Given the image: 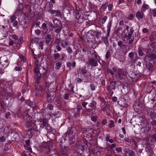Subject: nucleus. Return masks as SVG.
Returning a JSON list of instances; mask_svg holds the SVG:
<instances>
[{"mask_svg":"<svg viewBox=\"0 0 156 156\" xmlns=\"http://www.w3.org/2000/svg\"><path fill=\"white\" fill-rule=\"evenodd\" d=\"M12 38L15 40H18L19 41V37L16 34H13L12 35Z\"/></svg>","mask_w":156,"mask_h":156,"instance_id":"46","label":"nucleus"},{"mask_svg":"<svg viewBox=\"0 0 156 156\" xmlns=\"http://www.w3.org/2000/svg\"><path fill=\"white\" fill-rule=\"evenodd\" d=\"M107 19V16H105L102 19V23H104L106 20Z\"/></svg>","mask_w":156,"mask_h":156,"instance_id":"57","label":"nucleus"},{"mask_svg":"<svg viewBox=\"0 0 156 156\" xmlns=\"http://www.w3.org/2000/svg\"><path fill=\"white\" fill-rule=\"evenodd\" d=\"M60 55L58 53H55L53 54L51 57L53 59V60H56L57 59L59 58Z\"/></svg>","mask_w":156,"mask_h":156,"instance_id":"30","label":"nucleus"},{"mask_svg":"<svg viewBox=\"0 0 156 156\" xmlns=\"http://www.w3.org/2000/svg\"><path fill=\"white\" fill-rule=\"evenodd\" d=\"M133 31L131 30H130L128 34H126L123 35L122 38L123 39V40L124 41H126L125 39H126L127 40V41L128 42L129 44H131L132 43L133 41V37H132V36L133 34Z\"/></svg>","mask_w":156,"mask_h":156,"instance_id":"3","label":"nucleus"},{"mask_svg":"<svg viewBox=\"0 0 156 156\" xmlns=\"http://www.w3.org/2000/svg\"><path fill=\"white\" fill-rule=\"evenodd\" d=\"M138 53L139 55L141 56H143L144 54L142 50L140 48H139L138 49Z\"/></svg>","mask_w":156,"mask_h":156,"instance_id":"54","label":"nucleus"},{"mask_svg":"<svg viewBox=\"0 0 156 156\" xmlns=\"http://www.w3.org/2000/svg\"><path fill=\"white\" fill-rule=\"evenodd\" d=\"M110 84L109 86L107 87V89L108 91H111L112 90L115 89L116 83V81L114 79H113L110 80Z\"/></svg>","mask_w":156,"mask_h":156,"instance_id":"10","label":"nucleus"},{"mask_svg":"<svg viewBox=\"0 0 156 156\" xmlns=\"http://www.w3.org/2000/svg\"><path fill=\"white\" fill-rule=\"evenodd\" d=\"M97 104V102L93 100L90 103L91 107L92 108H94L96 105Z\"/></svg>","mask_w":156,"mask_h":156,"instance_id":"40","label":"nucleus"},{"mask_svg":"<svg viewBox=\"0 0 156 156\" xmlns=\"http://www.w3.org/2000/svg\"><path fill=\"white\" fill-rule=\"evenodd\" d=\"M53 7V4L50 2H47L44 8V11L45 12H48L50 13L52 11V9Z\"/></svg>","mask_w":156,"mask_h":156,"instance_id":"8","label":"nucleus"},{"mask_svg":"<svg viewBox=\"0 0 156 156\" xmlns=\"http://www.w3.org/2000/svg\"><path fill=\"white\" fill-rule=\"evenodd\" d=\"M110 105L109 104H107L103 108H102L101 110L103 111L104 112L106 113L107 115L108 116H110L111 114L110 112Z\"/></svg>","mask_w":156,"mask_h":156,"instance_id":"12","label":"nucleus"},{"mask_svg":"<svg viewBox=\"0 0 156 156\" xmlns=\"http://www.w3.org/2000/svg\"><path fill=\"white\" fill-rule=\"evenodd\" d=\"M92 57L95 58L96 60L97 61H98V62L100 63V57L97 54V53L96 52L94 51L93 53H92Z\"/></svg>","mask_w":156,"mask_h":156,"instance_id":"26","label":"nucleus"},{"mask_svg":"<svg viewBox=\"0 0 156 156\" xmlns=\"http://www.w3.org/2000/svg\"><path fill=\"white\" fill-rule=\"evenodd\" d=\"M112 26L111 21L109 22L107 25V31L108 32H110V31L111 27Z\"/></svg>","mask_w":156,"mask_h":156,"instance_id":"44","label":"nucleus"},{"mask_svg":"<svg viewBox=\"0 0 156 156\" xmlns=\"http://www.w3.org/2000/svg\"><path fill=\"white\" fill-rule=\"evenodd\" d=\"M17 17L16 16L13 15L10 17V22L12 23V26L14 27H16L18 25V21L16 20Z\"/></svg>","mask_w":156,"mask_h":156,"instance_id":"13","label":"nucleus"},{"mask_svg":"<svg viewBox=\"0 0 156 156\" xmlns=\"http://www.w3.org/2000/svg\"><path fill=\"white\" fill-rule=\"evenodd\" d=\"M114 122L112 120L110 121V123L109 124V128H112L115 127Z\"/></svg>","mask_w":156,"mask_h":156,"instance_id":"41","label":"nucleus"},{"mask_svg":"<svg viewBox=\"0 0 156 156\" xmlns=\"http://www.w3.org/2000/svg\"><path fill=\"white\" fill-rule=\"evenodd\" d=\"M66 50L67 52L70 54H71L73 51L72 49L69 47H68L66 48Z\"/></svg>","mask_w":156,"mask_h":156,"instance_id":"50","label":"nucleus"},{"mask_svg":"<svg viewBox=\"0 0 156 156\" xmlns=\"http://www.w3.org/2000/svg\"><path fill=\"white\" fill-rule=\"evenodd\" d=\"M68 44V42L64 41H62L61 42V45L62 47L65 48L67 46Z\"/></svg>","mask_w":156,"mask_h":156,"instance_id":"32","label":"nucleus"},{"mask_svg":"<svg viewBox=\"0 0 156 156\" xmlns=\"http://www.w3.org/2000/svg\"><path fill=\"white\" fill-rule=\"evenodd\" d=\"M149 7V6L147 4H144L143 5V7H142L141 9V11H145L146 9H148Z\"/></svg>","mask_w":156,"mask_h":156,"instance_id":"33","label":"nucleus"},{"mask_svg":"<svg viewBox=\"0 0 156 156\" xmlns=\"http://www.w3.org/2000/svg\"><path fill=\"white\" fill-rule=\"evenodd\" d=\"M62 65V63L61 62H58L55 64V68L56 69H58L61 67Z\"/></svg>","mask_w":156,"mask_h":156,"instance_id":"35","label":"nucleus"},{"mask_svg":"<svg viewBox=\"0 0 156 156\" xmlns=\"http://www.w3.org/2000/svg\"><path fill=\"white\" fill-rule=\"evenodd\" d=\"M122 29V27H119L118 28L117 30L115 31V33L116 34H118L119 33V31H121Z\"/></svg>","mask_w":156,"mask_h":156,"instance_id":"51","label":"nucleus"},{"mask_svg":"<svg viewBox=\"0 0 156 156\" xmlns=\"http://www.w3.org/2000/svg\"><path fill=\"white\" fill-rule=\"evenodd\" d=\"M150 57L152 59H154L156 58V55L153 53L150 55Z\"/></svg>","mask_w":156,"mask_h":156,"instance_id":"47","label":"nucleus"},{"mask_svg":"<svg viewBox=\"0 0 156 156\" xmlns=\"http://www.w3.org/2000/svg\"><path fill=\"white\" fill-rule=\"evenodd\" d=\"M107 3H105L102 4L100 7V11L101 13L105 11L107 8Z\"/></svg>","mask_w":156,"mask_h":156,"instance_id":"24","label":"nucleus"},{"mask_svg":"<svg viewBox=\"0 0 156 156\" xmlns=\"http://www.w3.org/2000/svg\"><path fill=\"white\" fill-rule=\"evenodd\" d=\"M44 92L45 90L41 85H39L37 87L35 90V92L37 96H41L44 94Z\"/></svg>","mask_w":156,"mask_h":156,"instance_id":"5","label":"nucleus"},{"mask_svg":"<svg viewBox=\"0 0 156 156\" xmlns=\"http://www.w3.org/2000/svg\"><path fill=\"white\" fill-rule=\"evenodd\" d=\"M26 125L27 127H31L30 129L28 131L27 134L30 136H29L31 137L33 135L34 133L32 132L38 131L37 128L36 126V124L35 123V120L32 118L30 116L27 115L26 116Z\"/></svg>","mask_w":156,"mask_h":156,"instance_id":"1","label":"nucleus"},{"mask_svg":"<svg viewBox=\"0 0 156 156\" xmlns=\"http://www.w3.org/2000/svg\"><path fill=\"white\" fill-rule=\"evenodd\" d=\"M24 147L25 149L28 150L30 152H32V149L29 147V146L26 145H24Z\"/></svg>","mask_w":156,"mask_h":156,"instance_id":"45","label":"nucleus"},{"mask_svg":"<svg viewBox=\"0 0 156 156\" xmlns=\"http://www.w3.org/2000/svg\"><path fill=\"white\" fill-rule=\"evenodd\" d=\"M54 24V28L55 29V32L57 34L59 33L62 28V26L60 21L58 20L55 21V20H53Z\"/></svg>","mask_w":156,"mask_h":156,"instance_id":"2","label":"nucleus"},{"mask_svg":"<svg viewBox=\"0 0 156 156\" xmlns=\"http://www.w3.org/2000/svg\"><path fill=\"white\" fill-rule=\"evenodd\" d=\"M55 82H53L50 83L48 86V88L51 90H55Z\"/></svg>","mask_w":156,"mask_h":156,"instance_id":"25","label":"nucleus"},{"mask_svg":"<svg viewBox=\"0 0 156 156\" xmlns=\"http://www.w3.org/2000/svg\"><path fill=\"white\" fill-rule=\"evenodd\" d=\"M40 58L39 57L38 58V59H36V60H35V64L36 65V67H39L40 65V63H39V60L38 59H39Z\"/></svg>","mask_w":156,"mask_h":156,"instance_id":"39","label":"nucleus"},{"mask_svg":"<svg viewBox=\"0 0 156 156\" xmlns=\"http://www.w3.org/2000/svg\"><path fill=\"white\" fill-rule=\"evenodd\" d=\"M111 54L110 51L109 50H108L106 51V55H105V58L106 59H108L109 58H111Z\"/></svg>","mask_w":156,"mask_h":156,"instance_id":"34","label":"nucleus"},{"mask_svg":"<svg viewBox=\"0 0 156 156\" xmlns=\"http://www.w3.org/2000/svg\"><path fill=\"white\" fill-rule=\"evenodd\" d=\"M82 109V107L81 106H77L76 108V112L80 113V111Z\"/></svg>","mask_w":156,"mask_h":156,"instance_id":"48","label":"nucleus"},{"mask_svg":"<svg viewBox=\"0 0 156 156\" xmlns=\"http://www.w3.org/2000/svg\"><path fill=\"white\" fill-rule=\"evenodd\" d=\"M151 139L153 141H156V133H154L152 135Z\"/></svg>","mask_w":156,"mask_h":156,"instance_id":"53","label":"nucleus"},{"mask_svg":"<svg viewBox=\"0 0 156 156\" xmlns=\"http://www.w3.org/2000/svg\"><path fill=\"white\" fill-rule=\"evenodd\" d=\"M87 112H91L93 114L96 115L98 113V109L95 108L92 109L90 108L87 110Z\"/></svg>","mask_w":156,"mask_h":156,"instance_id":"29","label":"nucleus"},{"mask_svg":"<svg viewBox=\"0 0 156 156\" xmlns=\"http://www.w3.org/2000/svg\"><path fill=\"white\" fill-rule=\"evenodd\" d=\"M143 126L141 128V129H144V133L149 132L151 129V126L147 121H145L143 123Z\"/></svg>","mask_w":156,"mask_h":156,"instance_id":"6","label":"nucleus"},{"mask_svg":"<svg viewBox=\"0 0 156 156\" xmlns=\"http://www.w3.org/2000/svg\"><path fill=\"white\" fill-rule=\"evenodd\" d=\"M51 15H54L55 14V16L58 17L59 16L60 17H62V14L61 12V11L58 10H52V11H51Z\"/></svg>","mask_w":156,"mask_h":156,"instance_id":"17","label":"nucleus"},{"mask_svg":"<svg viewBox=\"0 0 156 156\" xmlns=\"http://www.w3.org/2000/svg\"><path fill=\"white\" fill-rule=\"evenodd\" d=\"M75 65L76 62L75 61H73L72 63L70 62H68L67 63V66L68 68H69V69L71 67L73 68H74L75 66Z\"/></svg>","mask_w":156,"mask_h":156,"instance_id":"31","label":"nucleus"},{"mask_svg":"<svg viewBox=\"0 0 156 156\" xmlns=\"http://www.w3.org/2000/svg\"><path fill=\"white\" fill-rule=\"evenodd\" d=\"M42 125L43 126L45 127L47 129H49V128L50 127V126L48 124V120L46 119H43Z\"/></svg>","mask_w":156,"mask_h":156,"instance_id":"20","label":"nucleus"},{"mask_svg":"<svg viewBox=\"0 0 156 156\" xmlns=\"http://www.w3.org/2000/svg\"><path fill=\"white\" fill-rule=\"evenodd\" d=\"M152 13L153 14V15L155 17L156 16V9H153L152 10Z\"/></svg>","mask_w":156,"mask_h":156,"instance_id":"55","label":"nucleus"},{"mask_svg":"<svg viewBox=\"0 0 156 156\" xmlns=\"http://www.w3.org/2000/svg\"><path fill=\"white\" fill-rule=\"evenodd\" d=\"M108 72L110 73L111 75H114V72L113 70H112L111 69H108Z\"/></svg>","mask_w":156,"mask_h":156,"instance_id":"63","label":"nucleus"},{"mask_svg":"<svg viewBox=\"0 0 156 156\" xmlns=\"http://www.w3.org/2000/svg\"><path fill=\"white\" fill-rule=\"evenodd\" d=\"M39 67H36L34 70L35 77L37 79V83L39 82L41 76V74L40 73V71L38 69Z\"/></svg>","mask_w":156,"mask_h":156,"instance_id":"9","label":"nucleus"},{"mask_svg":"<svg viewBox=\"0 0 156 156\" xmlns=\"http://www.w3.org/2000/svg\"><path fill=\"white\" fill-rule=\"evenodd\" d=\"M101 39L106 46L108 45V41L107 36L102 37H101Z\"/></svg>","mask_w":156,"mask_h":156,"instance_id":"28","label":"nucleus"},{"mask_svg":"<svg viewBox=\"0 0 156 156\" xmlns=\"http://www.w3.org/2000/svg\"><path fill=\"white\" fill-rule=\"evenodd\" d=\"M44 43V42L42 41H40L39 43V49H41V50L43 49V44Z\"/></svg>","mask_w":156,"mask_h":156,"instance_id":"43","label":"nucleus"},{"mask_svg":"<svg viewBox=\"0 0 156 156\" xmlns=\"http://www.w3.org/2000/svg\"><path fill=\"white\" fill-rule=\"evenodd\" d=\"M23 4L21 3L19 4L15 11V14L17 15H21L23 13Z\"/></svg>","mask_w":156,"mask_h":156,"instance_id":"11","label":"nucleus"},{"mask_svg":"<svg viewBox=\"0 0 156 156\" xmlns=\"http://www.w3.org/2000/svg\"><path fill=\"white\" fill-rule=\"evenodd\" d=\"M100 100L101 101V102L102 103H103L105 105L106 104V102L103 98L100 97Z\"/></svg>","mask_w":156,"mask_h":156,"instance_id":"64","label":"nucleus"},{"mask_svg":"<svg viewBox=\"0 0 156 156\" xmlns=\"http://www.w3.org/2000/svg\"><path fill=\"white\" fill-rule=\"evenodd\" d=\"M19 57L22 61L24 62H26V59L23 55L20 54L19 56Z\"/></svg>","mask_w":156,"mask_h":156,"instance_id":"42","label":"nucleus"},{"mask_svg":"<svg viewBox=\"0 0 156 156\" xmlns=\"http://www.w3.org/2000/svg\"><path fill=\"white\" fill-rule=\"evenodd\" d=\"M115 151L118 153H119L122 151V148L120 147H117L115 148Z\"/></svg>","mask_w":156,"mask_h":156,"instance_id":"56","label":"nucleus"},{"mask_svg":"<svg viewBox=\"0 0 156 156\" xmlns=\"http://www.w3.org/2000/svg\"><path fill=\"white\" fill-rule=\"evenodd\" d=\"M47 25L45 23H43L41 26V28L43 29V32L45 34L48 33V29H47Z\"/></svg>","mask_w":156,"mask_h":156,"instance_id":"23","label":"nucleus"},{"mask_svg":"<svg viewBox=\"0 0 156 156\" xmlns=\"http://www.w3.org/2000/svg\"><path fill=\"white\" fill-rule=\"evenodd\" d=\"M117 75L120 80L123 79L124 76V71L121 69H119L117 71Z\"/></svg>","mask_w":156,"mask_h":156,"instance_id":"16","label":"nucleus"},{"mask_svg":"<svg viewBox=\"0 0 156 156\" xmlns=\"http://www.w3.org/2000/svg\"><path fill=\"white\" fill-rule=\"evenodd\" d=\"M45 42L46 44H48L51 40V35L48 34L46 35L45 37Z\"/></svg>","mask_w":156,"mask_h":156,"instance_id":"27","label":"nucleus"},{"mask_svg":"<svg viewBox=\"0 0 156 156\" xmlns=\"http://www.w3.org/2000/svg\"><path fill=\"white\" fill-rule=\"evenodd\" d=\"M144 15L143 12L141 10L140 11H138L136 12V16L138 20H140L143 18Z\"/></svg>","mask_w":156,"mask_h":156,"instance_id":"18","label":"nucleus"},{"mask_svg":"<svg viewBox=\"0 0 156 156\" xmlns=\"http://www.w3.org/2000/svg\"><path fill=\"white\" fill-rule=\"evenodd\" d=\"M73 134V132L72 130H70L68 131H67L64 134V136L68 137L70 139L72 137V136Z\"/></svg>","mask_w":156,"mask_h":156,"instance_id":"21","label":"nucleus"},{"mask_svg":"<svg viewBox=\"0 0 156 156\" xmlns=\"http://www.w3.org/2000/svg\"><path fill=\"white\" fill-rule=\"evenodd\" d=\"M80 73L82 74H85L87 73V71L85 69V68H80L79 69Z\"/></svg>","mask_w":156,"mask_h":156,"instance_id":"37","label":"nucleus"},{"mask_svg":"<svg viewBox=\"0 0 156 156\" xmlns=\"http://www.w3.org/2000/svg\"><path fill=\"white\" fill-rule=\"evenodd\" d=\"M55 48L57 49L58 51H60L61 50V48L59 46V45H56Z\"/></svg>","mask_w":156,"mask_h":156,"instance_id":"59","label":"nucleus"},{"mask_svg":"<svg viewBox=\"0 0 156 156\" xmlns=\"http://www.w3.org/2000/svg\"><path fill=\"white\" fill-rule=\"evenodd\" d=\"M22 68L20 66H16L14 68V70L16 71H19L21 70Z\"/></svg>","mask_w":156,"mask_h":156,"instance_id":"62","label":"nucleus"},{"mask_svg":"<svg viewBox=\"0 0 156 156\" xmlns=\"http://www.w3.org/2000/svg\"><path fill=\"white\" fill-rule=\"evenodd\" d=\"M90 89L92 91L94 90H95V86L94 85L91 84L90 85Z\"/></svg>","mask_w":156,"mask_h":156,"instance_id":"58","label":"nucleus"},{"mask_svg":"<svg viewBox=\"0 0 156 156\" xmlns=\"http://www.w3.org/2000/svg\"><path fill=\"white\" fill-rule=\"evenodd\" d=\"M67 148H66L64 149H62V154L63 155V156L64 155H67L68 154V151L67 150Z\"/></svg>","mask_w":156,"mask_h":156,"instance_id":"36","label":"nucleus"},{"mask_svg":"<svg viewBox=\"0 0 156 156\" xmlns=\"http://www.w3.org/2000/svg\"><path fill=\"white\" fill-rule=\"evenodd\" d=\"M93 132V129L91 128L86 129L83 128L82 129V132L85 137H87V136H89V134H91Z\"/></svg>","mask_w":156,"mask_h":156,"instance_id":"7","label":"nucleus"},{"mask_svg":"<svg viewBox=\"0 0 156 156\" xmlns=\"http://www.w3.org/2000/svg\"><path fill=\"white\" fill-rule=\"evenodd\" d=\"M129 59H130V63L134 64L137 61L138 59V55L136 53L133 52H131L128 54Z\"/></svg>","mask_w":156,"mask_h":156,"instance_id":"4","label":"nucleus"},{"mask_svg":"<svg viewBox=\"0 0 156 156\" xmlns=\"http://www.w3.org/2000/svg\"><path fill=\"white\" fill-rule=\"evenodd\" d=\"M96 60H95L94 58H90L88 61V63L91 66L95 67L98 66V64Z\"/></svg>","mask_w":156,"mask_h":156,"instance_id":"14","label":"nucleus"},{"mask_svg":"<svg viewBox=\"0 0 156 156\" xmlns=\"http://www.w3.org/2000/svg\"><path fill=\"white\" fill-rule=\"evenodd\" d=\"M117 44L118 45L120 48H121L122 46H125V45L123 44V42L121 41H118V42Z\"/></svg>","mask_w":156,"mask_h":156,"instance_id":"49","label":"nucleus"},{"mask_svg":"<svg viewBox=\"0 0 156 156\" xmlns=\"http://www.w3.org/2000/svg\"><path fill=\"white\" fill-rule=\"evenodd\" d=\"M124 27V30L122 33V35H124L125 34H126L125 33L126 30H128L129 29V26L127 25H126Z\"/></svg>","mask_w":156,"mask_h":156,"instance_id":"38","label":"nucleus"},{"mask_svg":"<svg viewBox=\"0 0 156 156\" xmlns=\"http://www.w3.org/2000/svg\"><path fill=\"white\" fill-rule=\"evenodd\" d=\"M124 151L125 154H128L129 156H134L135 153L132 150L125 148L124 149Z\"/></svg>","mask_w":156,"mask_h":156,"instance_id":"15","label":"nucleus"},{"mask_svg":"<svg viewBox=\"0 0 156 156\" xmlns=\"http://www.w3.org/2000/svg\"><path fill=\"white\" fill-rule=\"evenodd\" d=\"M156 36V32H152L151 33V35L149 36V39L151 41H154Z\"/></svg>","mask_w":156,"mask_h":156,"instance_id":"22","label":"nucleus"},{"mask_svg":"<svg viewBox=\"0 0 156 156\" xmlns=\"http://www.w3.org/2000/svg\"><path fill=\"white\" fill-rule=\"evenodd\" d=\"M47 108L49 110H52L53 109V106L50 104H48V105Z\"/></svg>","mask_w":156,"mask_h":156,"instance_id":"52","label":"nucleus"},{"mask_svg":"<svg viewBox=\"0 0 156 156\" xmlns=\"http://www.w3.org/2000/svg\"><path fill=\"white\" fill-rule=\"evenodd\" d=\"M51 93L53 94V92H51V93H49L48 92L47 93V98L48 101L49 102L52 101L54 100L55 98L53 95Z\"/></svg>","mask_w":156,"mask_h":156,"instance_id":"19","label":"nucleus"},{"mask_svg":"<svg viewBox=\"0 0 156 156\" xmlns=\"http://www.w3.org/2000/svg\"><path fill=\"white\" fill-rule=\"evenodd\" d=\"M69 94L68 93H66L64 94V98L66 100H68L69 99Z\"/></svg>","mask_w":156,"mask_h":156,"instance_id":"60","label":"nucleus"},{"mask_svg":"<svg viewBox=\"0 0 156 156\" xmlns=\"http://www.w3.org/2000/svg\"><path fill=\"white\" fill-rule=\"evenodd\" d=\"M134 16L133 14H130L128 16V19L129 20H131L133 18Z\"/></svg>","mask_w":156,"mask_h":156,"instance_id":"61","label":"nucleus"}]
</instances>
